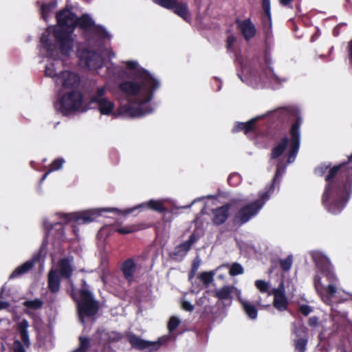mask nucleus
Listing matches in <instances>:
<instances>
[{
	"label": "nucleus",
	"instance_id": "nucleus-1",
	"mask_svg": "<svg viewBox=\"0 0 352 352\" xmlns=\"http://www.w3.org/2000/svg\"><path fill=\"white\" fill-rule=\"evenodd\" d=\"M126 66L127 69L134 70L135 79L120 84V88L127 98L120 99L117 115L133 118L152 112L153 109L146 104L151 100L153 91L159 87V82L140 67L136 61H126Z\"/></svg>",
	"mask_w": 352,
	"mask_h": 352
},
{
	"label": "nucleus",
	"instance_id": "nucleus-2",
	"mask_svg": "<svg viewBox=\"0 0 352 352\" xmlns=\"http://www.w3.org/2000/svg\"><path fill=\"white\" fill-rule=\"evenodd\" d=\"M58 29L49 28L43 34L41 41L43 48L46 50L47 54L54 58L56 57L55 46L50 42L49 36L51 32L59 43L60 50L64 56H69L73 52L74 40L72 34L78 23L85 30H89L94 26V21L87 15L82 16L78 19L69 10H64L56 15Z\"/></svg>",
	"mask_w": 352,
	"mask_h": 352
},
{
	"label": "nucleus",
	"instance_id": "nucleus-3",
	"mask_svg": "<svg viewBox=\"0 0 352 352\" xmlns=\"http://www.w3.org/2000/svg\"><path fill=\"white\" fill-rule=\"evenodd\" d=\"M312 257L320 269V274L314 278L315 287L323 301L330 305L331 298L336 293L337 277L332 271L328 258L320 252H314Z\"/></svg>",
	"mask_w": 352,
	"mask_h": 352
},
{
	"label": "nucleus",
	"instance_id": "nucleus-4",
	"mask_svg": "<svg viewBox=\"0 0 352 352\" xmlns=\"http://www.w3.org/2000/svg\"><path fill=\"white\" fill-rule=\"evenodd\" d=\"M267 197L268 196L267 193H265L261 199L254 201H232V204H234L232 208H235L236 210L232 217L233 224L241 226L248 222L258 213Z\"/></svg>",
	"mask_w": 352,
	"mask_h": 352
},
{
	"label": "nucleus",
	"instance_id": "nucleus-5",
	"mask_svg": "<svg viewBox=\"0 0 352 352\" xmlns=\"http://www.w3.org/2000/svg\"><path fill=\"white\" fill-rule=\"evenodd\" d=\"M58 94L59 99L54 104L57 111L67 115L81 107L82 97L78 90L59 92Z\"/></svg>",
	"mask_w": 352,
	"mask_h": 352
},
{
	"label": "nucleus",
	"instance_id": "nucleus-6",
	"mask_svg": "<svg viewBox=\"0 0 352 352\" xmlns=\"http://www.w3.org/2000/svg\"><path fill=\"white\" fill-rule=\"evenodd\" d=\"M115 210L114 208L93 209L72 214H63L60 216L62 221L58 222V223L61 224L70 221H75L78 224L89 223L95 220L100 214L101 211H112Z\"/></svg>",
	"mask_w": 352,
	"mask_h": 352
},
{
	"label": "nucleus",
	"instance_id": "nucleus-7",
	"mask_svg": "<svg viewBox=\"0 0 352 352\" xmlns=\"http://www.w3.org/2000/svg\"><path fill=\"white\" fill-rule=\"evenodd\" d=\"M55 84L58 89V92L78 90L80 77L74 72L65 70L57 76L55 79Z\"/></svg>",
	"mask_w": 352,
	"mask_h": 352
},
{
	"label": "nucleus",
	"instance_id": "nucleus-8",
	"mask_svg": "<svg viewBox=\"0 0 352 352\" xmlns=\"http://www.w3.org/2000/svg\"><path fill=\"white\" fill-rule=\"evenodd\" d=\"M79 62L82 67L96 70L102 66V59L98 54L88 50L78 52Z\"/></svg>",
	"mask_w": 352,
	"mask_h": 352
},
{
	"label": "nucleus",
	"instance_id": "nucleus-9",
	"mask_svg": "<svg viewBox=\"0 0 352 352\" xmlns=\"http://www.w3.org/2000/svg\"><path fill=\"white\" fill-rule=\"evenodd\" d=\"M127 340L133 348L139 351L148 350V352L157 350L166 340L160 338L157 342H150L144 340L135 334L129 335Z\"/></svg>",
	"mask_w": 352,
	"mask_h": 352
},
{
	"label": "nucleus",
	"instance_id": "nucleus-10",
	"mask_svg": "<svg viewBox=\"0 0 352 352\" xmlns=\"http://www.w3.org/2000/svg\"><path fill=\"white\" fill-rule=\"evenodd\" d=\"M105 93V88L98 87L91 98V102L97 104L98 109L102 114H116L113 113L115 105L112 101L104 97Z\"/></svg>",
	"mask_w": 352,
	"mask_h": 352
},
{
	"label": "nucleus",
	"instance_id": "nucleus-11",
	"mask_svg": "<svg viewBox=\"0 0 352 352\" xmlns=\"http://www.w3.org/2000/svg\"><path fill=\"white\" fill-rule=\"evenodd\" d=\"M71 296L76 302L78 308H98L101 306L99 302L94 299L92 294L86 290L76 292L72 291Z\"/></svg>",
	"mask_w": 352,
	"mask_h": 352
},
{
	"label": "nucleus",
	"instance_id": "nucleus-12",
	"mask_svg": "<svg viewBox=\"0 0 352 352\" xmlns=\"http://www.w3.org/2000/svg\"><path fill=\"white\" fill-rule=\"evenodd\" d=\"M232 293H235L238 296L243 308H254L248 300L241 297V292L234 286H224L215 291V296L220 300H228L231 298Z\"/></svg>",
	"mask_w": 352,
	"mask_h": 352
},
{
	"label": "nucleus",
	"instance_id": "nucleus-13",
	"mask_svg": "<svg viewBox=\"0 0 352 352\" xmlns=\"http://www.w3.org/2000/svg\"><path fill=\"white\" fill-rule=\"evenodd\" d=\"M300 122L294 123L290 130L291 140L289 142V153L288 163L294 162L300 146Z\"/></svg>",
	"mask_w": 352,
	"mask_h": 352
},
{
	"label": "nucleus",
	"instance_id": "nucleus-14",
	"mask_svg": "<svg viewBox=\"0 0 352 352\" xmlns=\"http://www.w3.org/2000/svg\"><path fill=\"white\" fill-rule=\"evenodd\" d=\"M234 204L231 203L216 208L211 210V221L217 226L224 223L230 215V210Z\"/></svg>",
	"mask_w": 352,
	"mask_h": 352
},
{
	"label": "nucleus",
	"instance_id": "nucleus-15",
	"mask_svg": "<svg viewBox=\"0 0 352 352\" xmlns=\"http://www.w3.org/2000/svg\"><path fill=\"white\" fill-rule=\"evenodd\" d=\"M274 296V306L276 308H286L289 305V299L285 295L284 282L281 281L278 287L272 292Z\"/></svg>",
	"mask_w": 352,
	"mask_h": 352
},
{
	"label": "nucleus",
	"instance_id": "nucleus-16",
	"mask_svg": "<svg viewBox=\"0 0 352 352\" xmlns=\"http://www.w3.org/2000/svg\"><path fill=\"white\" fill-rule=\"evenodd\" d=\"M72 262V258L61 259L58 263V269L56 270L58 274H61L63 277L69 278L73 271Z\"/></svg>",
	"mask_w": 352,
	"mask_h": 352
},
{
	"label": "nucleus",
	"instance_id": "nucleus-17",
	"mask_svg": "<svg viewBox=\"0 0 352 352\" xmlns=\"http://www.w3.org/2000/svg\"><path fill=\"white\" fill-rule=\"evenodd\" d=\"M239 27L246 40H249L254 36L256 29L250 20L247 19L240 22Z\"/></svg>",
	"mask_w": 352,
	"mask_h": 352
},
{
	"label": "nucleus",
	"instance_id": "nucleus-18",
	"mask_svg": "<svg viewBox=\"0 0 352 352\" xmlns=\"http://www.w3.org/2000/svg\"><path fill=\"white\" fill-rule=\"evenodd\" d=\"M135 268L136 266L135 263L131 259L126 261L122 264V270L123 274L129 283H131L133 280Z\"/></svg>",
	"mask_w": 352,
	"mask_h": 352
},
{
	"label": "nucleus",
	"instance_id": "nucleus-19",
	"mask_svg": "<svg viewBox=\"0 0 352 352\" xmlns=\"http://www.w3.org/2000/svg\"><path fill=\"white\" fill-rule=\"evenodd\" d=\"M48 287L52 292H57L60 288V276L57 270H52L48 274Z\"/></svg>",
	"mask_w": 352,
	"mask_h": 352
},
{
	"label": "nucleus",
	"instance_id": "nucleus-20",
	"mask_svg": "<svg viewBox=\"0 0 352 352\" xmlns=\"http://www.w3.org/2000/svg\"><path fill=\"white\" fill-rule=\"evenodd\" d=\"M79 321L85 324L89 319L94 320L98 309H77Z\"/></svg>",
	"mask_w": 352,
	"mask_h": 352
},
{
	"label": "nucleus",
	"instance_id": "nucleus-21",
	"mask_svg": "<svg viewBox=\"0 0 352 352\" xmlns=\"http://www.w3.org/2000/svg\"><path fill=\"white\" fill-rule=\"evenodd\" d=\"M28 322L26 320H23L18 325V331L21 336V339L26 346H30L29 335L28 331Z\"/></svg>",
	"mask_w": 352,
	"mask_h": 352
},
{
	"label": "nucleus",
	"instance_id": "nucleus-22",
	"mask_svg": "<svg viewBox=\"0 0 352 352\" xmlns=\"http://www.w3.org/2000/svg\"><path fill=\"white\" fill-rule=\"evenodd\" d=\"M174 12L182 17L186 21L190 19V14L186 3L182 2H177V5L174 7Z\"/></svg>",
	"mask_w": 352,
	"mask_h": 352
},
{
	"label": "nucleus",
	"instance_id": "nucleus-23",
	"mask_svg": "<svg viewBox=\"0 0 352 352\" xmlns=\"http://www.w3.org/2000/svg\"><path fill=\"white\" fill-rule=\"evenodd\" d=\"M137 208H148L157 212H164L166 210V208L162 201L158 200H150L148 202L139 205Z\"/></svg>",
	"mask_w": 352,
	"mask_h": 352
},
{
	"label": "nucleus",
	"instance_id": "nucleus-24",
	"mask_svg": "<svg viewBox=\"0 0 352 352\" xmlns=\"http://www.w3.org/2000/svg\"><path fill=\"white\" fill-rule=\"evenodd\" d=\"M289 144V140L287 138H284L282 141L273 148L272 152V158H276L280 156L286 149Z\"/></svg>",
	"mask_w": 352,
	"mask_h": 352
},
{
	"label": "nucleus",
	"instance_id": "nucleus-25",
	"mask_svg": "<svg viewBox=\"0 0 352 352\" xmlns=\"http://www.w3.org/2000/svg\"><path fill=\"white\" fill-rule=\"evenodd\" d=\"M32 267L33 263L32 261H28L15 269V270L10 274V278H13L18 275L23 274L29 271Z\"/></svg>",
	"mask_w": 352,
	"mask_h": 352
},
{
	"label": "nucleus",
	"instance_id": "nucleus-26",
	"mask_svg": "<svg viewBox=\"0 0 352 352\" xmlns=\"http://www.w3.org/2000/svg\"><path fill=\"white\" fill-rule=\"evenodd\" d=\"M79 346L75 349V352H87L90 346V340L87 337L80 336L78 338Z\"/></svg>",
	"mask_w": 352,
	"mask_h": 352
},
{
	"label": "nucleus",
	"instance_id": "nucleus-27",
	"mask_svg": "<svg viewBox=\"0 0 352 352\" xmlns=\"http://www.w3.org/2000/svg\"><path fill=\"white\" fill-rule=\"evenodd\" d=\"M57 6L56 0L52 1L48 4H43L41 7V14L43 18L46 20V18L49 13L52 12Z\"/></svg>",
	"mask_w": 352,
	"mask_h": 352
},
{
	"label": "nucleus",
	"instance_id": "nucleus-28",
	"mask_svg": "<svg viewBox=\"0 0 352 352\" xmlns=\"http://www.w3.org/2000/svg\"><path fill=\"white\" fill-rule=\"evenodd\" d=\"M226 266L229 267V274L232 276L240 275L244 272L243 266L238 263H234L230 265H226Z\"/></svg>",
	"mask_w": 352,
	"mask_h": 352
},
{
	"label": "nucleus",
	"instance_id": "nucleus-29",
	"mask_svg": "<svg viewBox=\"0 0 352 352\" xmlns=\"http://www.w3.org/2000/svg\"><path fill=\"white\" fill-rule=\"evenodd\" d=\"M214 272L212 271L205 272L201 273L199 278L206 287H208L214 280Z\"/></svg>",
	"mask_w": 352,
	"mask_h": 352
},
{
	"label": "nucleus",
	"instance_id": "nucleus-30",
	"mask_svg": "<svg viewBox=\"0 0 352 352\" xmlns=\"http://www.w3.org/2000/svg\"><path fill=\"white\" fill-rule=\"evenodd\" d=\"M64 162V160L63 159H57L55 160L51 164L50 167V170L43 175L41 181H43L47 177V175L52 171L60 169L63 164Z\"/></svg>",
	"mask_w": 352,
	"mask_h": 352
},
{
	"label": "nucleus",
	"instance_id": "nucleus-31",
	"mask_svg": "<svg viewBox=\"0 0 352 352\" xmlns=\"http://www.w3.org/2000/svg\"><path fill=\"white\" fill-rule=\"evenodd\" d=\"M254 285L256 289L262 293L268 292L270 288V283L263 280H256Z\"/></svg>",
	"mask_w": 352,
	"mask_h": 352
},
{
	"label": "nucleus",
	"instance_id": "nucleus-32",
	"mask_svg": "<svg viewBox=\"0 0 352 352\" xmlns=\"http://www.w3.org/2000/svg\"><path fill=\"white\" fill-rule=\"evenodd\" d=\"M153 1L166 8V9H173L174 7L177 5V0H153Z\"/></svg>",
	"mask_w": 352,
	"mask_h": 352
},
{
	"label": "nucleus",
	"instance_id": "nucleus-33",
	"mask_svg": "<svg viewBox=\"0 0 352 352\" xmlns=\"http://www.w3.org/2000/svg\"><path fill=\"white\" fill-rule=\"evenodd\" d=\"M307 344V340L305 338H298L294 342V346L296 351L298 352H305L306 350V346Z\"/></svg>",
	"mask_w": 352,
	"mask_h": 352
},
{
	"label": "nucleus",
	"instance_id": "nucleus-34",
	"mask_svg": "<svg viewBox=\"0 0 352 352\" xmlns=\"http://www.w3.org/2000/svg\"><path fill=\"white\" fill-rule=\"evenodd\" d=\"M59 74L60 73H58L56 70L54 63H51L46 66L45 75L47 76L52 78L55 80Z\"/></svg>",
	"mask_w": 352,
	"mask_h": 352
},
{
	"label": "nucleus",
	"instance_id": "nucleus-35",
	"mask_svg": "<svg viewBox=\"0 0 352 352\" xmlns=\"http://www.w3.org/2000/svg\"><path fill=\"white\" fill-rule=\"evenodd\" d=\"M140 230V228L135 225L127 226L123 228L116 229V232L122 234H126L134 232Z\"/></svg>",
	"mask_w": 352,
	"mask_h": 352
},
{
	"label": "nucleus",
	"instance_id": "nucleus-36",
	"mask_svg": "<svg viewBox=\"0 0 352 352\" xmlns=\"http://www.w3.org/2000/svg\"><path fill=\"white\" fill-rule=\"evenodd\" d=\"M256 120L253 119L245 123H241L238 125V128L240 130L244 131V133L247 134L248 132L253 129L254 124Z\"/></svg>",
	"mask_w": 352,
	"mask_h": 352
},
{
	"label": "nucleus",
	"instance_id": "nucleus-37",
	"mask_svg": "<svg viewBox=\"0 0 352 352\" xmlns=\"http://www.w3.org/2000/svg\"><path fill=\"white\" fill-rule=\"evenodd\" d=\"M194 243V236L191 235L190 236L189 240L185 241L184 243L180 244L177 248L179 252H186L190 248L192 244Z\"/></svg>",
	"mask_w": 352,
	"mask_h": 352
},
{
	"label": "nucleus",
	"instance_id": "nucleus-38",
	"mask_svg": "<svg viewBox=\"0 0 352 352\" xmlns=\"http://www.w3.org/2000/svg\"><path fill=\"white\" fill-rule=\"evenodd\" d=\"M180 320L175 316H172L168 322V329L170 332L174 331L179 325Z\"/></svg>",
	"mask_w": 352,
	"mask_h": 352
},
{
	"label": "nucleus",
	"instance_id": "nucleus-39",
	"mask_svg": "<svg viewBox=\"0 0 352 352\" xmlns=\"http://www.w3.org/2000/svg\"><path fill=\"white\" fill-rule=\"evenodd\" d=\"M23 305L28 308H41L43 305V302L39 299L26 300L23 302Z\"/></svg>",
	"mask_w": 352,
	"mask_h": 352
},
{
	"label": "nucleus",
	"instance_id": "nucleus-40",
	"mask_svg": "<svg viewBox=\"0 0 352 352\" xmlns=\"http://www.w3.org/2000/svg\"><path fill=\"white\" fill-rule=\"evenodd\" d=\"M280 265L285 271H288L292 265V256H289L285 259L280 260Z\"/></svg>",
	"mask_w": 352,
	"mask_h": 352
},
{
	"label": "nucleus",
	"instance_id": "nucleus-41",
	"mask_svg": "<svg viewBox=\"0 0 352 352\" xmlns=\"http://www.w3.org/2000/svg\"><path fill=\"white\" fill-rule=\"evenodd\" d=\"M345 202H346V201L344 202L342 201L340 203H336L330 208L331 212H332L333 214L339 213L342 210V208H344Z\"/></svg>",
	"mask_w": 352,
	"mask_h": 352
},
{
	"label": "nucleus",
	"instance_id": "nucleus-42",
	"mask_svg": "<svg viewBox=\"0 0 352 352\" xmlns=\"http://www.w3.org/2000/svg\"><path fill=\"white\" fill-rule=\"evenodd\" d=\"M340 166H335L329 170V174L326 177V181L329 182L331 179H333L335 175L337 174L338 170L340 169Z\"/></svg>",
	"mask_w": 352,
	"mask_h": 352
},
{
	"label": "nucleus",
	"instance_id": "nucleus-43",
	"mask_svg": "<svg viewBox=\"0 0 352 352\" xmlns=\"http://www.w3.org/2000/svg\"><path fill=\"white\" fill-rule=\"evenodd\" d=\"M262 7L267 16L270 17V0H263Z\"/></svg>",
	"mask_w": 352,
	"mask_h": 352
},
{
	"label": "nucleus",
	"instance_id": "nucleus-44",
	"mask_svg": "<svg viewBox=\"0 0 352 352\" xmlns=\"http://www.w3.org/2000/svg\"><path fill=\"white\" fill-rule=\"evenodd\" d=\"M258 309H244L245 314L250 318L254 319L257 316Z\"/></svg>",
	"mask_w": 352,
	"mask_h": 352
},
{
	"label": "nucleus",
	"instance_id": "nucleus-45",
	"mask_svg": "<svg viewBox=\"0 0 352 352\" xmlns=\"http://www.w3.org/2000/svg\"><path fill=\"white\" fill-rule=\"evenodd\" d=\"M14 344H15V347L14 349V352H25V350L20 341L16 340L14 342Z\"/></svg>",
	"mask_w": 352,
	"mask_h": 352
},
{
	"label": "nucleus",
	"instance_id": "nucleus-46",
	"mask_svg": "<svg viewBox=\"0 0 352 352\" xmlns=\"http://www.w3.org/2000/svg\"><path fill=\"white\" fill-rule=\"evenodd\" d=\"M236 41V38L231 35V36H229L227 38V43H226V47L228 49H230L232 46V45L235 43Z\"/></svg>",
	"mask_w": 352,
	"mask_h": 352
},
{
	"label": "nucleus",
	"instance_id": "nucleus-47",
	"mask_svg": "<svg viewBox=\"0 0 352 352\" xmlns=\"http://www.w3.org/2000/svg\"><path fill=\"white\" fill-rule=\"evenodd\" d=\"M308 324L311 327L316 326L318 324V318L315 316L309 318Z\"/></svg>",
	"mask_w": 352,
	"mask_h": 352
},
{
	"label": "nucleus",
	"instance_id": "nucleus-48",
	"mask_svg": "<svg viewBox=\"0 0 352 352\" xmlns=\"http://www.w3.org/2000/svg\"><path fill=\"white\" fill-rule=\"evenodd\" d=\"M327 166H320V167H318L316 170H315V172L317 175H320V176H322L323 175V173L325 172L326 169H327Z\"/></svg>",
	"mask_w": 352,
	"mask_h": 352
},
{
	"label": "nucleus",
	"instance_id": "nucleus-49",
	"mask_svg": "<svg viewBox=\"0 0 352 352\" xmlns=\"http://www.w3.org/2000/svg\"><path fill=\"white\" fill-rule=\"evenodd\" d=\"M348 48H349V62L352 64V40L349 42Z\"/></svg>",
	"mask_w": 352,
	"mask_h": 352
},
{
	"label": "nucleus",
	"instance_id": "nucleus-50",
	"mask_svg": "<svg viewBox=\"0 0 352 352\" xmlns=\"http://www.w3.org/2000/svg\"><path fill=\"white\" fill-rule=\"evenodd\" d=\"M330 190V187L329 185H327L325 188V191L323 195V201H325L327 199V197L329 196V191Z\"/></svg>",
	"mask_w": 352,
	"mask_h": 352
},
{
	"label": "nucleus",
	"instance_id": "nucleus-51",
	"mask_svg": "<svg viewBox=\"0 0 352 352\" xmlns=\"http://www.w3.org/2000/svg\"><path fill=\"white\" fill-rule=\"evenodd\" d=\"M8 289V286L6 285V284L3 285L1 287V293H0V297L1 298H3V295L4 294L6 293V290Z\"/></svg>",
	"mask_w": 352,
	"mask_h": 352
},
{
	"label": "nucleus",
	"instance_id": "nucleus-52",
	"mask_svg": "<svg viewBox=\"0 0 352 352\" xmlns=\"http://www.w3.org/2000/svg\"><path fill=\"white\" fill-rule=\"evenodd\" d=\"M293 0H279V2L281 5L284 6H287Z\"/></svg>",
	"mask_w": 352,
	"mask_h": 352
},
{
	"label": "nucleus",
	"instance_id": "nucleus-53",
	"mask_svg": "<svg viewBox=\"0 0 352 352\" xmlns=\"http://www.w3.org/2000/svg\"><path fill=\"white\" fill-rule=\"evenodd\" d=\"M301 312V314L305 316H308L310 312L313 310V309H299Z\"/></svg>",
	"mask_w": 352,
	"mask_h": 352
},
{
	"label": "nucleus",
	"instance_id": "nucleus-54",
	"mask_svg": "<svg viewBox=\"0 0 352 352\" xmlns=\"http://www.w3.org/2000/svg\"><path fill=\"white\" fill-rule=\"evenodd\" d=\"M191 305L189 302L184 301L183 302V308L187 309V308H191Z\"/></svg>",
	"mask_w": 352,
	"mask_h": 352
},
{
	"label": "nucleus",
	"instance_id": "nucleus-55",
	"mask_svg": "<svg viewBox=\"0 0 352 352\" xmlns=\"http://www.w3.org/2000/svg\"><path fill=\"white\" fill-rule=\"evenodd\" d=\"M206 314H208V312L206 311V310L205 309L204 311L203 312V314H201V317L204 319V317L206 316Z\"/></svg>",
	"mask_w": 352,
	"mask_h": 352
},
{
	"label": "nucleus",
	"instance_id": "nucleus-56",
	"mask_svg": "<svg viewBox=\"0 0 352 352\" xmlns=\"http://www.w3.org/2000/svg\"><path fill=\"white\" fill-rule=\"evenodd\" d=\"M279 173H280V167L278 166L277 169H276V176H275L276 178L278 176Z\"/></svg>",
	"mask_w": 352,
	"mask_h": 352
},
{
	"label": "nucleus",
	"instance_id": "nucleus-57",
	"mask_svg": "<svg viewBox=\"0 0 352 352\" xmlns=\"http://www.w3.org/2000/svg\"><path fill=\"white\" fill-rule=\"evenodd\" d=\"M8 305H7V304L0 303V308H3V307H8Z\"/></svg>",
	"mask_w": 352,
	"mask_h": 352
},
{
	"label": "nucleus",
	"instance_id": "nucleus-58",
	"mask_svg": "<svg viewBox=\"0 0 352 352\" xmlns=\"http://www.w3.org/2000/svg\"><path fill=\"white\" fill-rule=\"evenodd\" d=\"M133 210H134V208L128 210L127 211V214H129V213L132 212Z\"/></svg>",
	"mask_w": 352,
	"mask_h": 352
},
{
	"label": "nucleus",
	"instance_id": "nucleus-59",
	"mask_svg": "<svg viewBox=\"0 0 352 352\" xmlns=\"http://www.w3.org/2000/svg\"><path fill=\"white\" fill-rule=\"evenodd\" d=\"M273 78L276 80H278V77L276 75L274 76Z\"/></svg>",
	"mask_w": 352,
	"mask_h": 352
},
{
	"label": "nucleus",
	"instance_id": "nucleus-60",
	"mask_svg": "<svg viewBox=\"0 0 352 352\" xmlns=\"http://www.w3.org/2000/svg\"><path fill=\"white\" fill-rule=\"evenodd\" d=\"M300 308L304 309V308H309V307L307 306H302Z\"/></svg>",
	"mask_w": 352,
	"mask_h": 352
},
{
	"label": "nucleus",
	"instance_id": "nucleus-61",
	"mask_svg": "<svg viewBox=\"0 0 352 352\" xmlns=\"http://www.w3.org/2000/svg\"><path fill=\"white\" fill-rule=\"evenodd\" d=\"M187 311H192V309H186Z\"/></svg>",
	"mask_w": 352,
	"mask_h": 352
},
{
	"label": "nucleus",
	"instance_id": "nucleus-62",
	"mask_svg": "<svg viewBox=\"0 0 352 352\" xmlns=\"http://www.w3.org/2000/svg\"><path fill=\"white\" fill-rule=\"evenodd\" d=\"M26 310H27V311H30V309H27ZM27 313H29V311H27Z\"/></svg>",
	"mask_w": 352,
	"mask_h": 352
},
{
	"label": "nucleus",
	"instance_id": "nucleus-63",
	"mask_svg": "<svg viewBox=\"0 0 352 352\" xmlns=\"http://www.w3.org/2000/svg\"><path fill=\"white\" fill-rule=\"evenodd\" d=\"M72 352H75V350H74Z\"/></svg>",
	"mask_w": 352,
	"mask_h": 352
},
{
	"label": "nucleus",
	"instance_id": "nucleus-64",
	"mask_svg": "<svg viewBox=\"0 0 352 352\" xmlns=\"http://www.w3.org/2000/svg\"><path fill=\"white\" fill-rule=\"evenodd\" d=\"M351 158H352V155H351Z\"/></svg>",
	"mask_w": 352,
	"mask_h": 352
}]
</instances>
